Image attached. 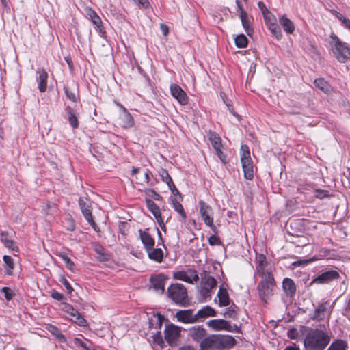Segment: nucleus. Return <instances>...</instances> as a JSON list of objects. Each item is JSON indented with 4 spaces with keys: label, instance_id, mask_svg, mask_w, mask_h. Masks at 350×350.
I'll list each match as a JSON object with an SVG mask.
<instances>
[{
    "label": "nucleus",
    "instance_id": "1",
    "mask_svg": "<svg viewBox=\"0 0 350 350\" xmlns=\"http://www.w3.org/2000/svg\"><path fill=\"white\" fill-rule=\"evenodd\" d=\"M236 340L228 335L212 334L204 338L200 342L201 350H224L233 347Z\"/></svg>",
    "mask_w": 350,
    "mask_h": 350
},
{
    "label": "nucleus",
    "instance_id": "2",
    "mask_svg": "<svg viewBox=\"0 0 350 350\" xmlns=\"http://www.w3.org/2000/svg\"><path fill=\"white\" fill-rule=\"evenodd\" d=\"M329 341L330 338L325 332L318 329H308L304 339V345L311 350H323Z\"/></svg>",
    "mask_w": 350,
    "mask_h": 350
},
{
    "label": "nucleus",
    "instance_id": "3",
    "mask_svg": "<svg viewBox=\"0 0 350 350\" xmlns=\"http://www.w3.org/2000/svg\"><path fill=\"white\" fill-rule=\"evenodd\" d=\"M329 45L334 56L340 63H345L350 59V47L345 42H342L338 37L332 33Z\"/></svg>",
    "mask_w": 350,
    "mask_h": 350
},
{
    "label": "nucleus",
    "instance_id": "4",
    "mask_svg": "<svg viewBox=\"0 0 350 350\" xmlns=\"http://www.w3.org/2000/svg\"><path fill=\"white\" fill-rule=\"evenodd\" d=\"M256 272L255 274L260 278H274L273 271L275 269L273 263L269 261L266 256L262 254H257L256 256Z\"/></svg>",
    "mask_w": 350,
    "mask_h": 350
},
{
    "label": "nucleus",
    "instance_id": "5",
    "mask_svg": "<svg viewBox=\"0 0 350 350\" xmlns=\"http://www.w3.org/2000/svg\"><path fill=\"white\" fill-rule=\"evenodd\" d=\"M275 286L274 278H261L257 285V293L260 300L267 304L273 295V288Z\"/></svg>",
    "mask_w": 350,
    "mask_h": 350
},
{
    "label": "nucleus",
    "instance_id": "6",
    "mask_svg": "<svg viewBox=\"0 0 350 350\" xmlns=\"http://www.w3.org/2000/svg\"><path fill=\"white\" fill-rule=\"evenodd\" d=\"M240 157L244 176L247 180L254 178V165L249 147L244 144L241 146Z\"/></svg>",
    "mask_w": 350,
    "mask_h": 350
},
{
    "label": "nucleus",
    "instance_id": "7",
    "mask_svg": "<svg viewBox=\"0 0 350 350\" xmlns=\"http://www.w3.org/2000/svg\"><path fill=\"white\" fill-rule=\"evenodd\" d=\"M167 293L177 304L185 306L188 302L187 289L181 284H172L167 289Z\"/></svg>",
    "mask_w": 350,
    "mask_h": 350
},
{
    "label": "nucleus",
    "instance_id": "8",
    "mask_svg": "<svg viewBox=\"0 0 350 350\" xmlns=\"http://www.w3.org/2000/svg\"><path fill=\"white\" fill-rule=\"evenodd\" d=\"M198 204L200 206V213L204 224L210 227L213 231L215 232L216 227L213 224V211L211 206L202 200H200Z\"/></svg>",
    "mask_w": 350,
    "mask_h": 350
},
{
    "label": "nucleus",
    "instance_id": "9",
    "mask_svg": "<svg viewBox=\"0 0 350 350\" xmlns=\"http://www.w3.org/2000/svg\"><path fill=\"white\" fill-rule=\"evenodd\" d=\"M181 327L172 323L166 325L165 328V338L167 342L172 345L176 342L180 336Z\"/></svg>",
    "mask_w": 350,
    "mask_h": 350
},
{
    "label": "nucleus",
    "instance_id": "10",
    "mask_svg": "<svg viewBox=\"0 0 350 350\" xmlns=\"http://www.w3.org/2000/svg\"><path fill=\"white\" fill-rule=\"evenodd\" d=\"M339 278H340V275L338 271H336L335 270H328V271H326L321 273L317 277H316L314 279H313L312 281L311 282V284H329L332 281L338 280Z\"/></svg>",
    "mask_w": 350,
    "mask_h": 350
},
{
    "label": "nucleus",
    "instance_id": "11",
    "mask_svg": "<svg viewBox=\"0 0 350 350\" xmlns=\"http://www.w3.org/2000/svg\"><path fill=\"white\" fill-rule=\"evenodd\" d=\"M237 5L240 12V18L242 23L243 27L249 36H251L254 32L252 27L253 18L250 16L247 12L243 10L241 3L237 1Z\"/></svg>",
    "mask_w": 350,
    "mask_h": 350
},
{
    "label": "nucleus",
    "instance_id": "12",
    "mask_svg": "<svg viewBox=\"0 0 350 350\" xmlns=\"http://www.w3.org/2000/svg\"><path fill=\"white\" fill-rule=\"evenodd\" d=\"M174 278L176 280H182L192 284L193 282H198L199 277L198 273L194 269H188L187 271H180L174 273Z\"/></svg>",
    "mask_w": 350,
    "mask_h": 350
},
{
    "label": "nucleus",
    "instance_id": "13",
    "mask_svg": "<svg viewBox=\"0 0 350 350\" xmlns=\"http://www.w3.org/2000/svg\"><path fill=\"white\" fill-rule=\"evenodd\" d=\"M64 310L71 317V319L78 325L81 327L87 326V321L72 306L66 304L64 307Z\"/></svg>",
    "mask_w": 350,
    "mask_h": 350
},
{
    "label": "nucleus",
    "instance_id": "14",
    "mask_svg": "<svg viewBox=\"0 0 350 350\" xmlns=\"http://www.w3.org/2000/svg\"><path fill=\"white\" fill-rule=\"evenodd\" d=\"M170 89L172 96L180 105H185L188 103V97L186 93L178 85L173 83L170 85Z\"/></svg>",
    "mask_w": 350,
    "mask_h": 350
},
{
    "label": "nucleus",
    "instance_id": "15",
    "mask_svg": "<svg viewBox=\"0 0 350 350\" xmlns=\"http://www.w3.org/2000/svg\"><path fill=\"white\" fill-rule=\"evenodd\" d=\"M206 334V329L202 326H193L188 329V336L196 342H201Z\"/></svg>",
    "mask_w": 350,
    "mask_h": 350
},
{
    "label": "nucleus",
    "instance_id": "16",
    "mask_svg": "<svg viewBox=\"0 0 350 350\" xmlns=\"http://www.w3.org/2000/svg\"><path fill=\"white\" fill-rule=\"evenodd\" d=\"M192 312L191 310H179L176 312V317L178 321L184 323H193L197 321V318Z\"/></svg>",
    "mask_w": 350,
    "mask_h": 350
},
{
    "label": "nucleus",
    "instance_id": "17",
    "mask_svg": "<svg viewBox=\"0 0 350 350\" xmlns=\"http://www.w3.org/2000/svg\"><path fill=\"white\" fill-rule=\"evenodd\" d=\"M166 278L164 275L160 274L150 278V282L154 289L158 293L163 294L165 291V281Z\"/></svg>",
    "mask_w": 350,
    "mask_h": 350
},
{
    "label": "nucleus",
    "instance_id": "18",
    "mask_svg": "<svg viewBox=\"0 0 350 350\" xmlns=\"http://www.w3.org/2000/svg\"><path fill=\"white\" fill-rule=\"evenodd\" d=\"M207 325L215 330H226L229 332L232 330L230 324L224 319L210 320Z\"/></svg>",
    "mask_w": 350,
    "mask_h": 350
},
{
    "label": "nucleus",
    "instance_id": "19",
    "mask_svg": "<svg viewBox=\"0 0 350 350\" xmlns=\"http://www.w3.org/2000/svg\"><path fill=\"white\" fill-rule=\"evenodd\" d=\"M328 306V301L320 304L314 312L310 314V319L318 321H322L325 318Z\"/></svg>",
    "mask_w": 350,
    "mask_h": 350
},
{
    "label": "nucleus",
    "instance_id": "20",
    "mask_svg": "<svg viewBox=\"0 0 350 350\" xmlns=\"http://www.w3.org/2000/svg\"><path fill=\"white\" fill-rule=\"evenodd\" d=\"M37 82L40 92H44L47 88L48 74L44 69H40L37 71Z\"/></svg>",
    "mask_w": 350,
    "mask_h": 350
},
{
    "label": "nucleus",
    "instance_id": "21",
    "mask_svg": "<svg viewBox=\"0 0 350 350\" xmlns=\"http://www.w3.org/2000/svg\"><path fill=\"white\" fill-rule=\"evenodd\" d=\"M216 280L213 276L206 273L202 275V291L205 293H208L211 289L216 286Z\"/></svg>",
    "mask_w": 350,
    "mask_h": 350
},
{
    "label": "nucleus",
    "instance_id": "22",
    "mask_svg": "<svg viewBox=\"0 0 350 350\" xmlns=\"http://www.w3.org/2000/svg\"><path fill=\"white\" fill-rule=\"evenodd\" d=\"M140 239L146 250L154 246L155 242L151 235L146 231L139 230Z\"/></svg>",
    "mask_w": 350,
    "mask_h": 350
},
{
    "label": "nucleus",
    "instance_id": "23",
    "mask_svg": "<svg viewBox=\"0 0 350 350\" xmlns=\"http://www.w3.org/2000/svg\"><path fill=\"white\" fill-rule=\"evenodd\" d=\"M282 288L287 295L293 297L296 293V286L291 278H286L282 281Z\"/></svg>",
    "mask_w": 350,
    "mask_h": 350
},
{
    "label": "nucleus",
    "instance_id": "24",
    "mask_svg": "<svg viewBox=\"0 0 350 350\" xmlns=\"http://www.w3.org/2000/svg\"><path fill=\"white\" fill-rule=\"evenodd\" d=\"M148 258L157 262H161L163 258V252L161 248L154 247L146 250Z\"/></svg>",
    "mask_w": 350,
    "mask_h": 350
},
{
    "label": "nucleus",
    "instance_id": "25",
    "mask_svg": "<svg viewBox=\"0 0 350 350\" xmlns=\"http://www.w3.org/2000/svg\"><path fill=\"white\" fill-rule=\"evenodd\" d=\"M217 297L219 306H228L230 305V299L226 288L220 287L217 293Z\"/></svg>",
    "mask_w": 350,
    "mask_h": 350
},
{
    "label": "nucleus",
    "instance_id": "26",
    "mask_svg": "<svg viewBox=\"0 0 350 350\" xmlns=\"http://www.w3.org/2000/svg\"><path fill=\"white\" fill-rule=\"evenodd\" d=\"M215 316H216L215 310L209 306H204L201 310H198L196 314L197 321L200 318H206Z\"/></svg>",
    "mask_w": 350,
    "mask_h": 350
},
{
    "label": "nucleus",
    "instance_id": "27",
    "mask_svg": "<svg viewBox=\"0 0 350 350\" xmlns=\"http://www.w3.org/2000/svg\"><path fill=\"white\" fill-rule=\"evenodd\" d=\"M93 250L98 254L97 258L101 262L106 261L109 259L104 247L98 243H93L92 244Z\"/></svg>",
    "mask_w": 350,
    "mask_h": 350
},
{
    "label": "nucleus",
    "instance_id": "28",
    "mask_svg": "<svg viewBox=\"0 0 350 350\" xmlns=\"http://www.w3.org/2000/svg\"><path fill=\"white\" fill-rule=\"evenodd\" d=\"M280 23L282 26L284 30L287 33H293L295 31V26L293 22L288 18L285 15L281 16L280 18Z\"/></svg>",
    "mask_w": 350,
    "mask_h": 350
},
{
    "label": "nucleus",
    "instance_id": "29",
    "mask_svg": "<svg viewBox=\"0 0 350 350\" xmlns=\"http://www.w3.org/2000/svg\"><path fill=\"white\" fill-rule=\"evenodd\" d=\"M0 238L1 241L3 243L6 247L14 251L18 250V247L15 245L14 241L9 238V235L7 232H2L1 233Z\"/></svg>",
    "mask_w": 350,
    "mask_h": 350
},
{
    "label": "nucleus",
    "instance_id": "30",
    "mask_svg": "<svg viewBox=\"0 0 350 350\" xmlns=\"http://www.w3.org/2000/svg\"><path fill=\"white\" fill-rule=\"evenodd\" d=\"M68 115V120L72 128L76 129L78 127V118L76 111L70 107H68L66 109Z\"/></svg>",
    "mask_w": 350,
    "mask_h": 350
},
{
    "label": "nucleus",
    "instance_id": "31",
    "mask_svg": "<svg viewBox=\"0 0 350 350\" xmlns=\"http://www.w3.org/2000/svg\"><path fill=\"white\" fill-rule=\"evenodd\" d=\"M148 208L151 211L155 218L159 221L161 218V214L159 206L151 200H146Z\"/></svg>",
    "mask_w": 350,
    "mask_h": 350
},
{
    "label": "nucleus",
    "instance_id": "32",
    "mask_svg": "<svg viewBox=\"0 0 350 350\" xmlns=\"http://www.w3.org/2000/svg\"><path fill=\"white\" fill-rule=\"evenodd\" d=\"M208 136L214 149H218V148L223 147L221 137L216 133L210 131Z\"/></svg>",
    "mask_w": 350,
    "mask_h": 350
},
{
    "label": "nucleus",
    "instance_id": "33",
    "mask_svg": "<svg viewBox=\"0 0 350 350\" xmlns=\"http://www.w3.org/2000/svg\"><path fill=\"white\" fill-rule=\"evenodd\" d=\"M3 260L5 264V269L6 274L11 275L12 274L14 265L13 258L10 256L5 255L3 257Z\"/></svg>",
    "mask_w": 350,
    "mask_h": 350
},
{
    "label": "nucleus",
    "instance_id": "34",
    "mask_svg": "<svg viewBox=\"0 0 350 350\" xmlns=\"http://www.w3.org/2000/svg\"><path fill=\"white\" fill-rule=\"evenodd\" d=\"M170 202L174 210L180 214L181 217L185 219L187 216L182 204L175 198H170Z\"/></svg>",
    "mask_w": 350,
    "mask_h": 350
},
{
    "label": "nucleus",
    "instance_id": "35",
    "mask_svg": "<svg viewBox=\"0 0 350 350\" xmlns=\"http://www.w3.org/2000/svg\"><path fill=\"white\" fill-rule=\"evenodd\" d=\"M48 330L61 342H66V337L61 332L60 329L54 325H49Z\"/></svg>",
    "mask_w": 350,
    "mask_h": 350
},
{
    "label": "nucleus",
    "instance_id": "36",
    "mask_svg": "<svg viewBox=\"0 0 350 350\" xmlns=\"http://www.w3.org/2000/svg\"><path fill=\"white\" fill-rule=\"evenodd\" d=\"M347 344L345 341L342 340H336L334 341L327 350H346Z\"/></svg>",
    "mask_w": 350,
    "mask_h": 350
},
{
    "label": "nucleus",
    "instance_id": "37",
    "mask_svg": "<svg viewBox=\"0 0 350 350\" xmlns=\"http://www.w3.org/2000/svg\"><path fill=\"white\" fill-rule=\"evenodd\" d=\"M152 345H154V348H159L162 349L164 345L163 340L161 336V334L160 332H157L156 334H154L152 336Z\"/></svg>",
    "mask_w": 350,
    "mask_h": 350
},
{
    "label": "nucleus",
    "instance_id": "38",
    "mask_svg": "<svg viewBox=\"0 0 350 350\" xmlns=\"http://www.w3.org/2000/svg\"><path fill=\"white\" fill-rule=\"evenodd\" d=\"M237 309L238 308L234 304H232L226 309L224 316L226 318L236 319L237 316Z\"/></svg>",
    "mask_w": 350,
    "mask_h": 350
},
{
    "label": "nucleus",
    "instance_id": "39",
    "mask_svg": "<svg viewBox=\"0 0 350 350\" xmlns=\"http://www.w3.org/2000/svg\"><path fill=\"white\" fill-rule=\"evenodd\" d=\"M235 44L239 48L246 47L248 43L247 37L243 34L238 35L234 39Z\"/></svg>",
    "mask_w": 350,
    "mask_h": 350
},
{
    "label": "nucleus",
    "instance_id": "40",
    "mask_svg": "<svg viewBox=\"0 0 350 350\" xmlns=\"http://www.w3.org/2000/svg\"><path fill=\"white\" fill-rule=\"evenodd\" d=\"M122 126L124 128H131L133 125V119L129 113L123 114L122 117Z\"/></svg>",
    "mask_w": 350,
    "mask_h": 350
},
{
    "label": "nucleus",
    "instance_id": "41",
    "mask_svg": "<svg viewBox=\"0 0 350 350\" xmlns=\"http://www.w3.org/2000/svg\"><path fill=\"white\" fill-rule=\"evenodd\" d=\"M266 25L268 26L277 24L276 17L269 11L266 12L263 14Z\"/></svg>",
    "mask_w": 350,
    "mask_h": 350
},
{
    "label": "nucleus",
    "instance_id": "42",
    "mask_svg": "<svg viewBox=\"0 0 350 350\" xmlns=\"http://www.w3.org/2000/svg\"><path fill=\"white\" fill-rule=\"evenodd\" d=\"M268 29L271 32L273 36H274L278 40H280L282 38V34L278 24L268 26Z\"/></svg>",
    "mask_w": 350,
    "mask_h": 350
},
{
    "label": "nucleus",
    "instance_id": "43",
    "mask_svg": "<svg viewBox=\"0 0 350 350\" xmlns=\"http://www.w3.org/2000/svg\"><path fill=\"white\" fill-rule=\"evenodd\" d=\"M88 15L91 18L92 22L97 27H100L102 24V21L100 18L97 15V14L92 10H90L88 11Z\"/></svg>",
    "mask_w": 350,
    "mask_h": 350
},
{
    "label": "nucleus",
    "instance_id": "44",
    "mask_svg": "<svg viewBox=\"0 0 350 350\" xmlns=\"http://www.w3.org/2000/svg\"><path fill=\"white\" fill-rule=\"evenodd\" d=\"M314 85L317 88H319L321 90L325 92L328 90L327 83L322 78L315 79Z\"/></svg>",
    "mask_w": 350,
    "mask_h": 350
},
{
    "label": "nucleus",
    "instance_id": "45",
    "mask_svg": "<svg viewBox=\"0 0 350 350\" xmlns=\"http://www.w3.org/2000/svg\"><path fill=\"white\" fill-rule=\"evenodd\" d=\"M220 96L224 101V103L226 104V105L228 107L230 112L233 114L234 116L239 117V115L236 113V112L234 110V108L232 107V105L230 104V100L227 98L226 95L224 92L220 93Z\"/></svg>",
    "mask_w": 350,
    "mask_h": 350
},
{
    "label": "nucleus",
    "instance_id": "46",
    "mask_svg": "<svg viewBox=\"0 0 350 350\" xmlns=\"http://www.w3.org/2000/svg\"><path fill=\"white\" fill-rule=\"evenodd\" d=\"M159 174L161 177L162 180L165 182L167 185L169 183H171V181L172 180V178L169 175L168 172L165 169H160Z\"/></svg>",
    "mask_w": 350,
    "mask_h": 350
},
{
    "label": "nucleus",
    "instance_id": "47",
    "mask_svg": "<svg viewBox=\"0 0 350 350\" xmlns=\"http://www.w3.org/2000/svg\"><path fill=\"white\" fill-rule=\"evenodd\" d=\"M65 94L68 99L70 100L72 102H77L78 95L75 92H72L69 90V88L65 87L64 88Z\"/></svg>",
    "mask_w": 350,
    "mask_h": 350
},
{
    "label": "nucleus",
    "instance_id": "48",
    "mask_svg": "<svg viewBox=\"0 0 350 350\" xmlns=\"http://www.w3.org/2000/svg\"><path fill=\"white\" fill-rule=\"evenodd\" d=\"M73 343L78 347H83L85 350H94L91 346H88L87 343L82 341L79 338H75L73 339Z\"/></svg>",
    "mask_w": 350,
    "mask_h": 350
},
{
    "label": "nucleus",
    "instance_id": "49",
    "mask_svg": "<svg viewBox=\"0 0 350 350\" xmlns=\"http://www.w3.org/2000/svg\"><path fill=\"white\" fill-rule=\"evenodd\" d=\"M62 258L63 261L64 262L66 268L71 271H73L74 268H75V264L70 259V258L68 256L64 254L62 256Z\"/></svg>",
    "mask_w": 350,
    "mask_h": 350
},
{
    "label": "nucleus",
    "instance_id": "50",
    "mask_svg": "<svg viewBox=\"0 0 350 350\" xmlns=\"http://www.w3.org/2000/svg\"><path fill=\"white\" fill-rule=\"evenodd\" d=\"M156 321V323L157 325L159 326V327H160L162 325V321H163V317L161 314H157V315H154L153 319H150L149 321V327L151 328L152 327V322L153 321Z\"/></svg>",
    "mask_w": 350,
    "mask_h": 350
},
{
    "label": "nucleus",
    "instance_id": "51",
    "mask_svg": "<svg viewBox=\"0 0 350 350\" xmlns=\"http://www.w3.org/2000/svg\"><path fill=\"white\" fill-rule=\"evenodd\" d=\"M81 210L86 220L89 219H91V218L93 217L92 215V211L89 205L83 208H81Z\"/></svg>",
    "mask_w": 350,
    "mask_h": 350
},
{
    "label": "nucleus",
    "instance_id": "52",
    "mask_svg": "<svg viewBox=\"0 0 350 350\" xmlns=\"http://www.w3.org/2000/svg\"><path fill=\"white\" fill-rule=\"evenodd\" d=\"M1 291L4 293L7 300H10L13 297V292L9 287H3Z\"/></svg>",
    "mask_w": 350,
    "mask_h": 350
},
{
    "label": "nucleus",
    "instance_id": "53",
    "mask_svg": "<svg viewBox=\"0 0 350 350\" xmlns=\"http://www.w3.org/2000/svg\"><path fill=\"white\" fill-rule=\"evenodd\" d=\"M215 150L216 151L217 155L221 161V162L223 163H226L227 162L226 156L223 153L221 148H218V149H215Z\"/></svg>",
    "mask_w": 350,
    "mask_h": 350
},
{
    "label": "nucleus",
    "instance_id": "54",
    "mask_svg": "<svg viewBox=\"0 0 350 350\" xmlns=\"http://www.w3.org/2000/svg\"><path fill=\"white\" fill-rule=\"evenodd\" d=\"M208 243L211 245H217L220 244V240L218 237L212 235L208 238Z\"/></svg>",
    "mask_w": 350,
    "mask_h": 350
},
{
    "label": "nucleus",
    "instance_id": "55",
    "mask_svg": "<svg viewBox=\"0 0 350 350\" xmlns=\"http://www.w3.org/2000/svg\"><path fill=\"white\" fill-rule=\"evenodd\" d=\"M60 282L65 286L68 293H71L73 291V288H72L71 285L66 278H62L60 280Z\"/></svg>",
    "mask_w": 350,
    "mask_h": 350
},
{
    "label": "nucleus",
    "instance_id": "56",
    "mask_svg": "<svg viewBox=\"0 0 350 350\" xmlns=\"http://www.w3.org/2000/svg\"><path fill=\"white\" fill-rule=\"evenodd\" d=\"M327 193L328 191H325V190H317L315 192V196L317 198H320V199H322L326 196H327Z\"/></svg>",
    "mask_w": 350,
    "mask_h": 350
},
{
    "label": "nucleus",
    "instance_id": "57",
    "mask_svg": "<svg viewBox=\"0 0 350 350\" xmlns=\"http://www.w3.org/2000/svg\"><path fill=\"white\" fill-rule=\"evenodd\" d=\"M87 221L92 226V227L93 228V229L98 233V235H100V230L99 228V227L96 225V224L94 222V219H93V217L91 218V219H88Z\"/></svg>",
    "mask_w": 350,
    "mask_h": 350
},
{
    "label": "nucleus",
    "instance_id": "58",
    "mask_svg": "<svg viewBox=\"0 0 350 350\" xmlns=\"http://www.w3.org/2000/svg\"><path fill=\"white\" fill-rule=\"evenodd\" d=\"M87 221L92 226V227L93 228V229L98 233V235H100V230L99 228V227L96 225V224L94 222V219H93V217L91 218V219H88Z\"/></svg>",
    "mask_w": 350,
    "mask_h": 350
},
{
    "label": "nucleus",
    "instance_id": "59",
    "mask_svg": "<svg viewBox=\"0 0 350 350\" xmlns=\"http://www.w3.org/2000/svg\"><path fill=\"white\" fill-rule=\"evenodd\" d=\"M87 221L92 226V227L93 228V229L98 233V235H100V230L99 228V227L96 225V224L94 222V219H93V217L91 218V219H88Z\"/></svg>",
    "mask_w": 350,
    "mask_h": 350
},
{
    "label": "nucleus",
    "instance_id": "60",
    "mask_svg": "<svg viewBox=\"0 0 350 350\" xmlns=\"http://www.w3.org/2000/svg\"><path fill=\"white\" fill-rule=\"evenodd\" d=\"M135 3L144 8H146L149 6L148 0H133Z\"/></svg>",
    "mask_w": 350,
    "mask_h": 350
},
{
    "label": "nucleus",
    "instance_id": "61",
    "mask_svg": "<svg viewBox=\"0 0 350 350\" xmlns=\"http://www.w3.org/2000/svg\"><path fill=\"white\" fill-rule=\"evenodd\" d=\"M51 297L58 301H62L64 299V295L59 292L54 291L51 293Z\"/></svg>",
    "mask_w": 350,
    "mask_h": 350
},
{
    "label": "nucleus",
    "instance_id": "62",
    "mask_svg": "<svg viewBox=\"0 0 350 350\" xmlns=\"http://www.w3.org/2000/svg\"><path fill=\"white\" fill-rule=\"evenodd\" d=\"M160 29H161L163 36H166L168 34V33H169V28H168V27L166 25H165L163 23H161L160 24Z\"/></svg>",
    "mask_w": 350,
    "mask_h": 350
},
{
    "label": "nucleus",
    "instance_id": "63",
    "mask_svg": "<svg viewBox=\"0 0 350 350\" xmlns=\"http://www.w3.org/2000/svg\"><path fill=\"white\" fill-rule=\"evenodd\" d=\"M150 192L152 193L151 195V197L154 200H161L162 199V197L159 194L157 193V192H155L154 190H150Z\"/></svg>",
    "mask_w": 350,
    "mask_h": 350
},
{
    "label": "nucleus",
    "instance_id": "64",
    "mask_svg": "<svg viewBox=\"0 0 350 350\" xmlns=\"http://www.w3.org/2000/svg\"><path fill=\"white\" fill-rule=\"evenodd\" d=\"M258 8L259 9L261 10V12H262V14H264V13H265L266 12H268L269 10H267V8H266L265 5L264 4L263 2L262 1H259L258 3Z\"/></svg>",
    "mask_w": 350,
    "mask_h": 350
}]
</instances>
